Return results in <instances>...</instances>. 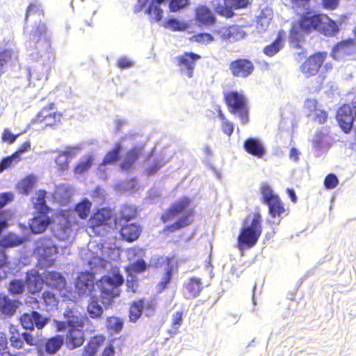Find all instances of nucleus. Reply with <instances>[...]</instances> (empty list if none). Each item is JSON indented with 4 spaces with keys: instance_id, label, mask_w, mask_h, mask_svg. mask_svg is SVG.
Wrapping results in <instances>:
<instances>
[{
    "instance_id": "nucleus-42",
    "label": "nucleus",
    "mask_w": 356,
    "mask_h": 356,
    "mask_svg": "<svg viewBox=\"0 0 356 356\" xmlns=\"http://www.w3.org/2000/svg\"><path fill=\"white\" fill-rule=\"evenodd\" d=\"M46 191L44 190L38 191L37 197L33 201L34 208L39 211L40 213H47L49 208L46 204Z\"/></svg>"
},
{
    "instance_id": "nucleus-56",
    "label": "nucleus",
    "mask_w": 356,
    "mask_h": 356,
    "mask_svg": "<svg viewBox=\"0 0 356 356\" xmlns=\"http://www.w3.org/2000/svg\"><path fill=\"white\" fill-rule=\"evenodd\" d=\"M172 267H168L165 272L163 274V276L161 279V280L158 284L159 288L161 291L165 289L168 286V284L170 283V282L172 280Z\"/></svg>"
},
{
    "instance_id": "nucleus-19",
    "label": "nucleus",
    "mask_w": 356,
    "mask_h": 356,
    "mask_svg": "<svg viewBox=\"0 0 356 356\" xmlns=\"http://www.w3.org/2000/svg\"><path fill=\"white\" fill-rule=\"evenodd\" d=\"M115 227L119 229L122 239L129 243L136 241L142 232L141 227L135 222H127Z\"/></svg>"
},
{
    "instance_id": "nucleus-39",
    "label": "nucleus",
    "mask_w": 356,
    "mask_h": 356,
    "mask_svg": "<svg viewBox=\"0 0 356 356\" xmlns=\"http://www.w3.org/2000/svg\"><path fill=\"white\" fill-rule=\"evenodd\" d=\"M41 299L47 311L56 309L59 303V300L56 296L48 290L42 293Z\"/></svg>"
},
{
    "instance_id": "nucleus-60",
    "label": "nucleus",
    "mask_w": 356,
    "mask_h": 356,
    "mask_svg": "<svg viewBox=\"0 0 356 356\" xmlns=\"http://www.w3.org/2000/svg\"><path fill=\"white\" fill-rule=\"evenodd\" d=\"M35 181L31 177H26L21 182V188L24 193L28 194L29 191L33 188Z\"/></svg>"
},
{
    "instance_id": "nucleus-20",
    "label": "nucleus",
    "mask_w": 356,
    "mask_h": 356,
    "mask_svg": "<svg viewBox=\"0 0 356 356\" xmlns=\"http://www.w3.org/2000/svg\"><path fill=\"white\" fill-rule=\"evenodd\" d=\"M194 20L199 25L213 26L216 18L211 10L205 5H199L195 9Z\"/></svg>"
},
{
    "instance_id": "nucleus-58",
    "label": "nucleus",
    "mask_w": 356,
    "mask_h": 356,
    "mask_svg": "<svg viewBox=\"0 0 356 356\" xmlns=\"http://www.w3.org/2000/svg\"><path fill=\"white\" fill-rule=\"evenodd\" d=\"M233 9H234L233 8H231L228 5H225V6L218 5L216 8V13H218L220 15H221L222 17H225L227 18H230V17H233L234 15V13L233 12Z\"/></svg>"
},
{
    "instance_id": "nucleus-62",
    "label": "nucleus",
    "mask_w": 356,
    "mask_h": 356,
    "mask_svg": "<svg viewBox=\"0 0 356 356\" xmlns=\"http://www.w3.org/2000/svg\"><path fill=\"white\" fill-rule=\"evenodd\" d=\"M339 0H321V4L326 10H333L339 5Z\"/></svg>"
},
{
    "instance_id": "nucleus-13",
    "label": "nucleus",
    "mask_w": 356,
    "mask_h": 356,
    "mask_svg": "<svg viewBox=\"0 0 356 356\" xmlns=\"http://www.w3.org/2000/svg\"><path fill=\"white\" fill-rule=\"evenodd\" d=\"M229 69L234 77L247 78L254 70L253 63L247 58H238L229 63Z\"/></svg>"
},
{
    "instance_id": "nucleus-1",
    "label": "nucleus",
    "mask_w": 356,
    "mask_h": 356,
    "mask_svg": "<svg viewBox=\"0 0 356 356\" xmlns=\"http://www.w3.org/2000/svg\"><path fill=\"white\" fill-rule=\"evenodd\" d=\"M195 214V207L192 204V199L188 196H182L166 209L161 214V220L163 223L177 219L172 223L166 225L163 232L169 234L189 227L194 222Z\"/></svg>"
},
{
    "instance_id": "nucleus-64",
    "label": "nucleus",
    "mask_w": 356,
    "mask_h": 356,
    "mask_svg": "<svg viewBox=\"0 0 356 356\" xmlns=\"http://www.w3.org/2000/svg\"><path fill=\"white\" fill-rule=\"evenodd\" d=\"M17 137V135L13 134L9 129H5L2 134V140L11 144L15 142Z\"/></svg>"
},
{
    "instance_id": "nucleus-49",
    "label": "nucleus",
    "mask_w": 356,
    "mask_h": 356,
    "mask_svg": "<svg viewBox=\"0 0 356 356\" xmlns=\"http://www.w3.org/2000/svg\"><path fill=\"white\" fill-rule=\"evenodd\" d=\"M93 159L90 155L84 157L83 160L78 162L74 168V172L76 175H81L86 172L92 165Z\"/></svg>"
},
{
    "instance_id": "nucleus-36",
    "label": "nucleus",
    "mask_w": 356,
    "mask_h": 356,
    "mask_svg": "<svg viewBox=\"0 0 356 356\" xmlns=\"http://www.w3.org/2000/svg\"><path fill=\"white\" fill-rule=\"evenodd\" d=\"M64 338L62 335L57 334L49 338L45 344V350L49 354L56 353L63 346Z\"/></svg>"
},
{
    "instance_id": "nucleus-16",
    "label": "nucleus",
    "mask_w": 356,
    "mask_h": 356,
    "mask_svg": "<svg viewBox=\"0 0 356 356\" xmlns=\"http://www.w3.org/2000/svg\"><path fill=\"white\" fill-rule=\"evenodd\" d=\"M35 52L32 53L31 56L35 57L34 56L35 55V58H38V56L41 58H44L42 64H44L45 61H47V64L51 63L55 59V56L51 49V42L46 38H39L36 41L35 44Z\"/></svg>"
},
{
    "instance_id": "nucleus-52",
    "label": "nucleus",
    "mask_w": 356,
    "mask_h": 356,
    "mask_svg": "<svg viewBox=\"0 0 356 356\" xmlns=\"http://www.w3.org/2000/svg\"><path fill=\"white\" fill-rule=\"evenodd\" d=\"M23 240L12 234H8L0 240V246L3 248H11L22 244Z\"/></svg>"
},
{
    "instance_id": "nucleus-40",
    "label": "nucleus",
    "mask_w": 356,
    "mask_h": 356,
    "mask_svg": "<svg viewBox=\"0 0 356 356\" xmlns=\"http://www.w3.org/2000/svg\"><path fill=\"white\" fill-rule=\"evenodd\" d=\"M164 1L165 0H152L149 6L147 12L155 22H159L162 18L163 10L161 8L160 5L164 2Z\"/></svg>"
},
{
    "instance_id": "nucleus-37",
    "label": "nucleus",
    "mask_w": 356,
    "mask_h": 356,
    "mask_svg": "<svg viewBox=\"0 0 356 356\" xmlns=\"http://www.w3.org/2000/svg\"><path fill=\"white\" fill-rule=\"evenodd\" d=\"M87 312L89 316L93 319L100 318L104 313L102 307L99 304L96 297H93L87 305Z\"/></svg>"
},
{
    "instance_id": "nucleus-7",
    "label": "nucleus",
    "mask_w": 356,
    "mask_h": 356,
    "mask_svg": "<svg viewBox=\"0 0 356 356\" xmlns=\"http://www.w3.org/2000/svg\"><path fill=\"white\" fill-rule=\"evenodd\" d=\"M263 202L268 207L269 214L272 218L280 217L285 213V209L277 195L273 194L268 184H263L261 187Z\"/></svg>"
},
{
    "instance_id": "nucleus-21",
    "label": "nucleus",
    "mask_w": 356,
    "mask_h": 356,
    "mask_svg": "<svg viewBox=\"0 0 356 356\" xmlns=\"http://www.w3.org/2000/svg\"><path fill=\"white\" fill-rule=\"evenodd\" d=\"M84 327H69L66 333L65 343L67 347L73 350L81 347L85 341Z\"/></svg>"
},
{
    "instance_id": "nucleus-46",
    "label": "nucleus",
    "mask_w": 356,
    "mask_h": 356,
    "mask_svg": "<svg viewBox=\"0 0 356 356\" xmlns=\"http://www.w3.org/2000/svg\"><path fill=\"white\" fill-rule=\"evenodd\" d=\"M77 148L74 147L70 150L63 151L58 155L56 159V163L60 170H65L67 169L69 165L68 157L73 153V150H76Z\"/></svg>"
},
{
    "instance_id": "nucleus-35",
    "label": "nucleus",
    "mask_w": 356,
    "mask_h": 356,
    "mask_svg": "<svg viewBox=\"0 0 356 356\" xmlns=\"http://www.w3.org/2000/svg\"><path fill=\"white\" fill-rule=\"evenodd\" d=\"M124 321L115 316H107L106 318V327L111 334H118L123 328Z\"/></svg>"
},
{
    "instance_id": "nucleus-34",
    "label": "nucleus",
    "mask_w": 356,
    "mask_h": 356,
    "mask_svg": "<svg viewBox=\"0 0 356 356\" xmlns=\"http://www.w3.org/2000/svg\"><path fill=\"white\" fill-rule=\"evenodd\" d=\"M9 340L10 346L15 349H22L24 347V339L22 334L19 332L17 326L10 325L9 326Z\"/></svg>"
},
{
    "instance_id": "nucleus-30",
    "label": "nucleus",
    "mask_w": 356,
    "mask_h": 356,
    "mask_svg": "<svg viewBox=\"0 0 356 356\" xmlns=\"http://www.w3.org/2000/svg\"><path fill=\"white\" fill-rule=\"evenodd\" d=\"M18 306V300H11L7 296L0 294V314L11 316L16 312Z\"/></svg>"
},
{
    "instance_id": "nucleus-11",
    "label": "nucleus",
    "mask_w": 356,
    "mask_h": 356,
    "mask_svg": "<svg viewBox=\"0 0 356 356\" xmlns=\"http://www.w3.org/2000/svg\"><path fill=\"white\" fill-rule=\"evenodd\" d=\"M201 58V56L193 52H184L176 57L177 66L181 73L192 78L194 74L195 63Z\"/></svg>"
},
{
    "instance_id": "nucleus-18",
    "label": "nucleus",
    "mask_w": 356,
    "mask_h": 356,
    "mask_svg": "<svg viewBox=\"0 0 356 356\" xmlns=\"http://www.w3.org/2000/svg\"><path fill=\"white\" fill-rule=\"evenodd\" d=\"M95 274L89 271L81 272L76 277L75 286L80 296L89 294L94 288Z\"/></svg>"
},
{
    "instance_id": "nucleus-23",
    "label": "nucleus",
    "mask_w": 356,
    "mask_h": 356,
    "mask_svg": "<svg viewBox=\"0 0 356 356\" xmlns=\"http://www.w3.org/2000/svg\"><path fill=\"white\" fill-rule=\"evenodd\" d=\"M137 216V209L131 204H124L120 207L118 215L114 218L115 226L130 222Z\"/></svg>"
},
{
    "instance_id": "nucleus-48",
    "label": "nucleus",
    "mask_w": 356,
    "mask_h": 356,
    "mask_svg": "<svg viewBox=\"0 0 356 356\" xmlns=\"http://www.w3.org/2000/svg\"><path fill=\"white\" fill-rule=\"evenodd\" d=\"M24 285L25 283L23 280L13 279L8 284V291L11 295H20L24 291Z\"/></svg>"
},
{
    "instance_id": "nucleus-3",
    "label": "nucleus",
    "mask_w": 356,
    "mask_h": 356,
    "mask_svg": "<svg viewBox=\"0 0 356 356\" xmlns=\"http://www.w3.org/2000/svg\"><path fill=\"white\" fill-rule=\"evenodd\" d=\"M124 283V277L119 270L113 271L97 280V285L100 292L101 301L104 305H110L120 294V287Z\"/></svg>"
},
{
    "instance_id": "nucleus-33",
    "label": "nucleus",
    "mask_w": 356,
    "mask_h": 356,
    "mask_svg": "<svg viewBox=\"0 0 356 356\" xmlns=\"http://www.w3.org/2000/svg\"><path fill=\"white\" fill-rule=\"evenodd\" d=\"M38 253L47 261H53L52 257L58 252L57 247L54 244L41 243L36 248Z\"/></svg>"
},
{
    "instance_id": "nucleus-15",
    "label": "nucleus",
    "mask_w": 356,
    "mask_h": 356,
    "mask_svg": "<svg viewBox=\"0 0 356 356\" xmlns=\"http://www.w3.org/2000/svg\"><path fill=\"white\" fill-rule=\"evenodd\" d=\"M22 326L26 330H33L34 326L42 329L47 323L48 320L39 312L33 311L30 313L23 314L19 318Z\"/></svg>"
},
{
    "instance_id": "nucleus-50",
    "label": "nucleus",
    "mask_w": 356,
    "mask_h": 356,
    "mask_svg": "<svg viewBox=\"0 0 356 356\" xmlns=\"http://www.w3.org/2000/svg\"><path fill=\"white\" fill-rule=\"evenodd\" d=\"M164 27L172 31H183L188 28L186 22H180L177 19H169L164 23Z\"/></svg>"
},
{
    "instance_id": "nucleus-53",
    "label": "nucleus",
    "mask_w": 356,
    "mask_h": 356,
    "mask_svg": "<svg viewBox=\"0 0 356 356\" xmlns=\"http://www.w3.org/2000/svg\"><path fill=\"white\" fill-rule=\"evenodd\" d=\"M190 40L200 44L207 45L214 41V38L208 33H199L191 36Z\"/></svg>"
},
{
    "instance_id": "nucleus-38",
    "label": "nucleus",
    "mask_w": 356,
    "mask_h": 356,
    "mask_svg": "<svg viewBox=\"0 0 356 356\" xmlns=\"http://www.w3.org/2000/svg\"><path fill=\"white\" fill-rule=\"evenodd\" d=\"M144 308V301L142 299L137 300L131 303L129 317L131 322H136L142 315Z\"/></svg>"
},
{
    "instance_id": "nucleus-25",
    "label": "nucleus",
    "mask_w": 356,
    "mask_h": 356,
    "mask_svg": "<svg viewBox=\"0 0 356 356\" xmlns=\"http://www.w3.org/2000/svg\"><path fill=\"white\" fill-rule=\"evenodd\" d=\"M106 341L103 334H97L90 339L84 346L81 356H96L99 348Z\"/></svg>"
},
{
    "instance_id": "nucleus-31",
    "label": "nucleus",
    "mask_w": 356,
    "mask_h": 356,
    "mask_svg": "<svg viewBox=\"0 0 356 356\" xmlns=\"http://www.w3.org/2000/svg\"><path fill=\"white\" fill-rule=\"evenodd\" d=\"M18 56L10 48H4L0 50V71L8 65H13L18 63Z\"/></svg>"
},
{
    "instance_id": "nucleus-59",
    "label": "nucleus",
    "mask_w": 356,
    "mask_h": 356,
    "mask_svg": "<svg viewBox=\"0 0 356 356\" xmlns=\"http://www.w3.org/2000/svg\"><path fill=\"white\" fill-rule=\"evenodd\" d=\"M17 159V153L13 154L10 156H6L3 158L0 161V172H3L4 170L8 169L12 165L14 160Z\"/></svg>"
},
{
    "instance_id": "nucleus-8",
    "label": "nucleus",
    "mask_w": 356,
    "mask_h": 356,
    "mask_svg": "<svg viewBox=\"0 0 356 356\" xmlns=\"http://www.w3.org/2000/svg\"><path fill=\"white\" fill-rule=\"evenodd\" d=\"M327 58L326 51H318L310 55L302 64L301 72L307 77L316 75Z\"/></svg>"
},
{
    "instance_id": "nucleus-44",
    "label": "nucleus",
    "mask_w": 356,
    "mask_h": 356,
    "mask_svg": "<svg viewBox=\"0 0 356 356\" xmlns=\"http://www.w3.org/2000/svg\"><path fill=\"white\" fill-rule=\"evenodd\" d=\"M122 146L119 143L115 144L113 148L105 155L102 163L104 165L115 163L120 159Z\"/></svg>"
},
{
    "instance_id": "nucleus-22",
    "label": "nucleus",
    "mask_w": 356,
    "mask_h": 356,
    "mask_svg": "<svg viewBox=\"0 0 356 356\" xmlns=\"http://www.w3.org/2000/svg\"><path fill=\"white\" fill-rule=\"evenodd\" d=\"M25 285L28 291L31 294H35L41 291L44 283V278L36 270L28 271L26 274Z\"/></svg>"
},
{
    "instance_id": "nucleus-63",
    "label": "nucleus",
    "mask_w": 356,
    "mask_h": 356,
    "mask_svg": "<svg viewBox=\"0 0 356 356\" xmlns=\"http://www.w3.org/2000/svg\"><path fill=\"white\" fill-rule=\"evenodd\" d=\"M116 65L120 69H126L132 67L134 63L126 57H121L117 60Z\"/></svg>"
},
{
    "instance_id": "nucleus-9",
    "label": "nucleus",
    "mask_w": 356,
    "mask_h": 356,
    "mask_svg": "<svg viewBox=\"0 0 356 356\" xmlns=\"http://www.w3.org/2000/svg\"><path fill=\"white\" fill-rule=\"evenodd\" d=\"M113 218V211L108 207H102L97 209L88 220V227L94 232L101 227L109 226Z\"/></svg>"
},
{
    "instance_id": "nucleus-32",
    "label": "nucleus",
    "mask_w": 356,
    "mask_h": 356,
    "mask_svg": "<svg viewBox=\"0 0 356 356\" xmlns=\"http://www.w3.org/2000/svg\"><path fill=\"white\" fill-rule=\"evenodd\" d=\"M284 47V35L279 32L275 39L263 49V53L268 56L273 57L276 55Z\"/></svg>"
},
{
    "instance_id": "nucleus-17",
    "label": "nucleus",
    "mask_w": 356,
    "mask_h": 356,
    "mask_svg": "<svg viewBox=\"0 0 356 356\" xmlns=\"http://www.w3.org/2000/svg\"><path fill=\"white\" fill-rule=\"evenodd\" d=\"M44 277L45 284L52 290L58 291L60 294L66 291L67 281L60 273L54 270L47 271Z\"/></svg>"
},
{
    "instance_id": "nucleus-12",
    "label": "nucleus",
    "mask_w": 356,
    "mask_h": 356,
    "mask_svg": "<svg viewBox=\"0 0 356 356\" xmlns=\"http://www.w3.org/2000/svg\"><path fill=\"white\" fill-rule=\"evenodd\" d=\"M65 323L69 327H84L88 318L80 311L78 305L67 307L64 314Z\"/></svg>"
},
{
    "instance_id": "nucleus-55",
    "label": "nucleus",
    "mask_w": 356,
    "mask_h": 356,
    "mask_svg": "<svg viewBox=\"0 0 356 356\" xmlns=\"http://www.w3.org/2000/svg\"><path fill=\"white\" fill-rule=\"evenodd\" d=\"M323 184L326 189H333L339 184V179L334 174L330 173L325 177Z\"/></svg>"
},
{
    "instance_id": "nucleus-29",
    "label": "nucleus",
    "mask_w": 356,
    "mask_h": 356,
    "mask_svg": "<svg viewBox=\"0 0 356 356\" xmlns=\"http://www.w3.org/2000/svg\"><path fill=\"white\" fill-rule=\"evenodd\" d=\"M243 147L248 154L257 158H261L265 154V148L262 143L254 138H248L245 140Z\"/></svg>"
},
{
    "instance_id": "nucleus-24",
    "label": "nucleus",
    "mask_w": 356,
    "mask_h": 356,
    "mask_svg": "<svg viewBox=\"0 0 356 356\" xmlns=\"http://www.w3.org/2000/svg\"><path fill=\"white\" fill-rule=\"evenodd\" d=\"M184 293L187 299L194 298L197 296L203 289L201 279L197 277H190L187 282L184 284Z\"/></svg>"
},
{
    "instance_id": "nucleus-45",
    "label": "nucleus",
    "mask_w": 356,
    "mask_h": 356,
    "mask_svg": "<svg viewBox=\"0 0 356 356\" xmlns=\"http://www.w3.org/2000/svg\"><path fill=\"white\" fill-rule=\"evenodd\" d=\"M184 312L182 311H177L172 316V321L170 328L168 333L170 334H176L179 332V327L184 322Z\"/></svg>"
},
{
    "instance_id": "nucleus-5",
    "label": "nucleus",
    "mask_w": 356,
    "mask_h": 356,
    "mask_svg": "<svg viewBox=\"0 0 356 356\" xmlns=\"http://www.w3.org/2000/svg\"><path fill=\"white\" fill-rule=\"evenodd\" d=\"M56 105L49 103L42 107L37 115L31 120L30 126L35 130H44L47 128L56 129L62 123L63 113L54 111Z\"/></svg>"
},
{
    "instance_id": "nucleus-27",
    "label": "nucleus",
    "mask_w": 356,
    "mask_h": 356,
    "mask_svg": "<svg viewBox=\"0 0 356 356\" xmlns=\"http://www.w3.org/2000/svg\"><path fill=\"white\" fill-rule=\"evenodd\" d=\"M47 213H40L33 217L29 222V227L34 234H40L44 232L51 222V218Z\"/></svg>"
},
{
    "instance_id": "nucleus-26",
    "label": "nucleus",
    "mask_w": 356,
    "mask_h": 356,
    "mask_svg": "<svg viewBox=\"0 0 356 356\" xmlns=\"http://www.w3.org/2000/svg\"><path fill=\"white\" fill-rule=\"evenodd\" d=\"M142 154V148L135 146L129 149L125 154L124 157L120 165V169L128 171L133 168L134 163Z\"/></svg>"
},
{
    "instance_id": "nucleus-4",
    "label": "nucleus",
    "mask_w": 356,
    "mask_h": 356,
    "mask_svg": "<svg viewBox=\"0 0 356 356\" xmlns=\"http://www.w3.org/2000/svg\"><path fill=\"white\" fill-rule=\"evenodd\" d=\"M261 222V215L259 212H255L250 225L241 228L237 238V248L239 250L250 249L257 243L262 233Z\"/></svg>"
},
{
    "instance_id": "nucleus-54",
    "label": "nucleus",
    "mask_w": 356,
    "mask_h": 356,
    "mask_svg": "<svg viewBox=\"0 0 356 356\" xmlns=\"http://www.w3.org/2000/svg\"><path fill=\"white\" fill-rule=\"evenodd\" d=\"M189 3V0H171L169 3V9L171 12H177L186 8Z\"/></svg>"
},
{
    "instance_id": "nucleus-47",
    "label": "nucleus",
    "mask_w": 356,
    "mask_h": 356,
    "mask_svg": "<svg viewBox=\"0 0 356 356\" xmlns=\"http://www.w3.org/2000/svg\"><path fill=\"white\" fill-rule=\"evenodd\" d=\"M218 117L221 120V129L222 132L228 137H230L234 133V124L226 118L220 108L218 109Z\"/></svg>"
},
{
    "instance_id": "nucleus-57",
    "label": "nucleus",
    "mask_w": 356,
    "mask_h": 356,
    "mask_svg": "<svg viewBox=\"0 0 356 356\" xmlns=\"http://www.w3.org/2000/svg\"><path fill=\"white\" fill-rule=\"evenodd\" d=\"M225 4L235 10L247 8L250 4L249 0H224Z\"/></svg>"
},
{
    "instance_id": "nucleus-2",
    "label": "nucleus",
    "mask_w": 356,
    "mask_h": 356,
    "mask_svg": "<svg viewBox=\"0 0 356 356\" xmlns=\"http://www.w3.org/2000/svg\"><path fill=\"white\" fill-rule=\"evenodd\" d=\"M298 24L301 31L307 34L317 32L325 37H334L339 32L337 23L326 14H303Z\"/></svg>"
},
{
    "instance_id": "nucleus-61",
    "label": "nucleus",
    "mask_w": 356,
    "mask_h": 356,
    "mask_svg": "<svg viewBox=\"0 0 356 356\" xmlns=\"http://www.w3.org/2000/svg\"><path fill=\"white\" fill-rule=\"evenodd\" d=\"M13 200V194L10 192L0 193V210L4 207L9 202Z\"/></svg>"
},
{
    "instance_id": "nucleus-43",
    "label": "nucleus",
    "mask_w": 356,
    "mask_h": 356,
    "mask_svg": "<svg viewBox=\"0 0 356 356\" xmlns=\"http://www.w3.org/2000/svg\"><path fill=\"white\" fill-rule=\"evenodd\" d=\"M146 261L143 259H138L135 261L130 263L125 270L129 275L138 274L145 272L147 268Z\"/></svg>"
},
{
    "instance_id": "nucleus-6",
    "label": "nucleus",
    "mask_w": 356,
    "mask_h": 356,
    "mask_svg": "<svg viewBox=\"0 0 356 356\" xmlns=\"http://www.w3.org/2000/svg\"><path fill=\"white\" fill-rule=\"evenodd\" d=\"M223 99L230 113L236 115L243 124L249 120V108L246 97L236 90L223 92Z\"/></svg>"
},
{
    "instance_id": "nucleus-10",
    "label": "nucleus",
    "mask_w": 356,
    "mask_h": 356,
    "mask_svg": "<svg viewBox=\"0 0 356 356\" xmlns=\"http://www.w3.org/2000/svg\"><path fill=\"white\" fill-rule=\"evenodd\" d=\"M356 54V42L353 39L343 40L336 44L331 52L335 60H347Z\"/></svg>"
},
{
    "instance_id": "nucleus-14",
    "label": "nucleus",
    "mask_w": 356,
    "mask_h": 356,
    "mask_svg": "<svg viewBox=\"0 0 356 356\" xmlns=\"http://www.w3.org/2000/svg\"><path fill=\"white\" fill-rule=\"evenodd\" d=\"M336 118L341 129L345 133H349L353 127L355 118L349 104H343L337 111Z\"/></svg>"
},
{
    "instance_id": "nucleus-28",
    "label": "nucleus",
    "mask_w": 356,
    "mask_h": 356,
    "mask_svg": "<svg viewBox=\"0 0 356 356\" xmlns=\"http://www.w3.org/2000/svg\"><path fill=\"white\" fill-rule=\"evenodd\" d=\"M50 66H48L42 72H40L35 67L29 68L28 74L29 86L41 88L44 81L47 79V72Z\"/></svg>"
},
{
    "instance_id": "nucleus-41",
    "label": "nucleus",
    "mask_w": 356,
    "mask_h": 356,
    "mask_svg": "<svg viewBox=\"0 0 356 356\" xmlns=\"http://www.w3.org/2000/svg\"><path fill=\"white\" fill-rule=\"evenodd\" d=\"M91 207V202L85 198L75 205L74 211L81 219L85 220L89 216Z\"/></svg>"
},
{
    "instance_id": "nucleus-51",
    "label": "nucleus",
    "mask_w": 356,
    "mask_h": 356,
    "mask_svg": "<svg viewBox=\"0 0 356 356\" xmlns=\"http://www.w3.org/2000/svg\"><path fill=\"white\" fill-rule=\"evenodd\" d=\"M34 15H38L39 17H42L44 15V11L41 8L40 4L37 2H32L28 5L25 14V20L27 21L30 17Z\"/></svg>"
}]
</instances>
